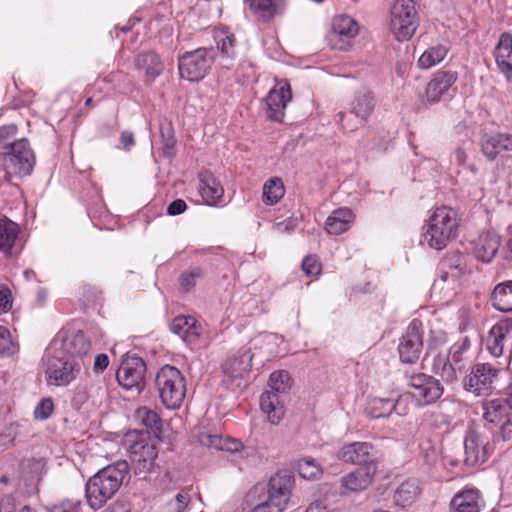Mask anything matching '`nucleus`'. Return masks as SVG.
<instances>
[{"label": "nucleus", "mask_w": 512, "mask_h": 512, "mask_svg": "<svg viewBox=\"0 0 512 512\" xmlns=\"http://www.w3.org/2000/svg\"><path fill=\"white\" fill-rule=\"evenodd\" d=\"M292 477L287 474H276L268 484L255 485L247 495L251 512H282L289 500Z\"/></svg>", "instance_id": "f257e3e1"}, {"label": "nucleus", "mask_w": 512, "mask_h": 512, "mask_svg": "<svg viewBox=\"0 0 512 512\" xmlns=\"http://www.w3.org/2000/svg\"><path fill=\"white\" fill-rule=\"evenodd\" d=\"M128 473L126 461H119L99 470L86 483V498L92 509H100L112 498Z\"/></svg>", "instance_id": "f03ea898"}, {"label": "nucleus", "mask_w": 512, "mask_h": 512, "mask_svg": "<svg viewBox=\"0 0 512 512\" xmlns=\"http://www.w3.org/2000/svg\"><path fill=\"white\" fill-rule=\"evenodd\" d=\"M460 219L457 211L441 206L430 215L424 226L423 241L435 250H441L457 237Z\"/></svg>", "instance_id": "7ed1b4c3"}, {"label": "nucleus", "mask_w": 512, "mask_h": 512, "mask_svg": "<svg viewBox=\"0 0 512 512\" xmlns=\"http://www.w3.org/2000/svg\"><path fill=\"white\" fill-rule=\"evenodd\" d=\"M82 366V360L67 357L53 347L49 348L42 358V367L48 386H68L80 375Z\"/></svg>", "instance_id": "20e7f679"}, {"label": "nucleus", "mask_w": 512, "mask_h": 512, "mask_svg": "<svg viewBox=\"0 0 512 512\" xmlns=\"http://www.w3.org/2000/svg\"><path fill=\"white\" fill-rule=\"evenodd\" d=\"M155 386L162 404L170 410L178 409L186 395L185 378L176 367L165 365L155 377Z\"/></svg>", "instance_id": "39448f33"}, {"label": "nucleus", "mask_w": 512, "mask_h": 512, "mask_svg": "<svg viewBox=\"0 0 512 512\" xmlns=\"http://www.w3.org/2000/svg\"><path fill=\"white\" fill-rule=\"evenodd\" d=\"M3 161L7 176L29 175L35 165V156L27 139L13 141L10 148L3 152Z\"/></svg>", "instance_id": "423d86ee"}, {"label": "nucleus", "mask_w": 512, "mask_h": 512, "mask_svg": "<svg viewBox=\"0 0 512 512\" xmlns=\"http://www.w3.org/2000/svg\"><path fill=\"white\" fill-rule=\"evenodd\" d=\"M418 27L413 0H396L393 5L390 29L399 41L409 40Z\"/></svg>", "instance_id": "0eeeda50"}, {"label": "nucleus", "mask_w": 512, "mask_h": 512, "mask_svg": "<svg viewBox=\"0 0 512 512\" xmlns=\"http://www.w3.org/2000/svg\"><path fill=\"white\" fill-rule=\"evenodd\" d=\"M215 58L212 49L199 48L185 53L179 60V73L189 81H199L208 73Z\"/></svg>", "instance_id": "6e6552de"}, {"label": "nucleus", "mask_w": 512, "mask_h": 512, "mask_svg": "<svg viewBox=\"0 0 512 512\" xmlns=\"http://www.w3.org/2000/svg\"><path fill=\"white\" fill-rule=\"evenodd\" d=\"M408 387L409 394L420 406L435 403L443 394L440 382L423 373L412 374L408 380Z\"/></svg>", "instance_id": "1a4fd4ad"}, {"label": "nucleus", "mask_w": 512, "mask_h": 512, "mask_svg": "<svg viewBox=\"0 0 512 512\" xmlns=\"http://www.w3.org/2000/svg\"><path fill=\"white\" fill-rule=\"evenodd\" d=\"M464 450L465 464L474 467L488 460L492 454L493 446L484 433L475 428H470L464 438Z\"/></svg>", "instance_id": "9d476101"}, {"label": "nucleus", "mask_w": 512, "mask_h": 512, "mask_svg": "<svg viewBox=\"0 0 512 512\" xmlns=\"http://www.w3.org/2000/svg\"><path fill=\"white\" fill-rule=\"evenodd\" d=\"M498 369L489 363H478L464 379V388L477 396L488 395L494 389Z\"/></svg>", "instance_id": "9b49d317"}, {"label": "nucleus", "mask_w": 512, "mask_h": 512, "mask_svg": "<svg viewBox=\"0 0 512 512\" xmlns=\"http://www.w3.org/2000/svg\"><path fill=\"white\" fill-rule=\"evenodd\" d=\"M146 364L138 356H127L121 363L116 378L118 383L126 390L140 392L145 385L144 378Z\"/></svg>", "instance_id": "f8f14e48"}, {"label": "nucleus", "mask_w": 512, "mask_h": 512, "mask_svg": "<svg viewBox=\"0 0 512 512\" xmlns=\"http://www.w3.org/2000/svg\"><path fill=\"white\" fill-rule=\"evenodd\" d=\"M359 32L358 23L347 15L336 16L332 21V31L328 36L329 45L336 50H348Z\"/></svg>", "instance_id": "ddd939ff"}, {"label": "nucleus", "mask_w": 512, "mask_h": 512, "mask_svg": "<svg viewBox=\"0 0 512 512\" xmlns=\"http://www.w3.org/2000/svg\"><path fill=\"white\" fill-rule=\"evenodd\" d=\"M336 457L344 463L358 465L359 467L376 465V451L369 442L345 444L339 448Z\"/></svg>", "instance_id": "4468645a"}, {"label": "nucleus", "mask_w": 512, "mask_h": 512, "mask_svg": "<svg viewBox=\"0 0 512 512\" xmlns=\"http://www.w3.org/2000/svg\"><path fill=\"white\" fill-rule=\"evenodd\" d=\"M423 347L421 322L413 320L398 345L399 356L404 363H415Z\"/></svg>", "instance_id": "2eb2a0df"}, {"label": "nucleus", "mask_w": 512, "mask_h": 512, "mask_svg": "<svg viewBox=\"0 0 512 512\" xmlns=\"http://www.w3.org/2000/svg\"><path fill=\"white\" fill-rule=\"evenodd\" d=\"M366 413L374 419L389 417L393 413L403 417L408 413V407L402 396L375 397L368 402Z\"/></svg>", "instance_id": "dca6fc26"}, {"label": "nucleus", "mask_w": 512, "mask_h": 512, "mask_svg": "<svg viewBox=\"0 0 512 512\" xmlns=\"http://www.w3.org/2000/svg\"><path fill=\"white\" fill-rule=\"evenodd\" d=\"M291 100V89L287 81H278L265 99L266 115L270 120L282 121L287 103Z\"/></svg>", "instance_id": "f3484780"}, {"label": "nucleus", "mask_w": 512, "mask_h": 512, "mask_svg": "<svg viewBox=\"0 0 512 512\" xmlns=\"http://www.w3.org/2000/svg\"><path fill=\"white\" fill-rule=\"evenodd\" d=\"M509 341L512 342V320L504 319L490 329L485 345L489 353L498 358L503 355L504 347Z\"/></svg>", "instance_id": "a211bd4d"}, {"label": "nucleus", "mask_w": 512, "mask_h": 512, "mask_svg": "<svg viewBox=\"0 0 512 512\" xmlns=\"http://www.w3.org/2000/svg\"><path fill=\"white\" fill-rule=\"evenodd\" d=\"M493 56L496 66L508 83H512V35L502 33L496 44Z\"/></svg>", "instance_id": "6ab92c4d"}, {"label": "nucleus", "mask_w": 512, "mask_h": 512, "mask_svg": "<svg viewBox=\"0 0 512 512\" xmlns=\"http://www.w3.org/2000/svg\"><path fill=\"white\" fill-rule=\"evenodd\" d=\"M483 507L484 500L476 488H464L450 501V510L453 512H480Z\"/></svg>", "instance_id": "aec40b11"}, {"label": "nucleus", "mask_w": 512, "mask_h": 512, "mask_svg": "<svg viewBox=\"0 0 512 512\" xmlns=\"http://www.w3.org/2000/svg\"><path fill=\"white\" fill-rule=\"evenodd\" d=\"M377 465L359 467L343 476L340 480L341 488L347 492H360L369 487L375 476Z\"/></svg>", "instance_id": "412c9836"}, {"label": "nucleus", "mask_w": 512, "mask_h": 512, "mask_svg": "<svg viewBox=\"0 0 512 512\" xmlns=\"http://www.w3.org/2000/svg\"><path fill=\"white\" fill-rule=\"evenodd\" d=\"M260 409L272 425H277L285 415L284 396L274 391H265L260 396Z\"/></svg>", "instance_id": "4be33fe9"}, {"label": "nucleus", "mask_w": 512, "mask_h": 512, "mask_svg": "<svg viewBox=\"0 0 512 512\" xmlns=\"http://www.w3.org/2000/svg\"><path fill=\"white\" fill-rule=\"evenodd\" d=\"M457 80V73L452 71H438L436 72L431 80L428 82L426 87V98L430 103H436L440 101L443 94Z\"/></svg>", "instance_id": "5701e85b"}, {"label": "nucleus", "mask_w": 512, "mask_h": 512, "mask_svg": "<svg viewBox=\"0 0 512 512\" xmlns=\"http://www.w3.org/2000/svg\"><path fill=\"white\" fill-rule=\"evenodd\" d=\"M481 150L488 159H495L504 151H512V135L506 133L485 134L481 138Z\"/></svg>", "instance_id": "b1692460"}, {"label": "nucleus", "mask_w": 512, "mask_h": 512, "mask_svg": "<svg viewBox=\"0 0 512 512\" xmlns=\"http://www.w3.org/2000/svg\"><path fill=\"white\" fill-rule=\"evenodd\" d=\"M376 105L374 94L362 88L358 90L349 105L350 113L359 119L361 124H364L368 117L372 114Z\"/></svg>", "instance_id": "393cba45"}, {"label": "nucleus", "mask_w": 512, "mask_h": 512, "mask_svg": "<svg viewBox=\"0 0 512 512\" xmlns=\"http://www.w3.org/2000/svg\"><path fill=\"white\" fill-rule=\"evenodd\" d=\"M501 241L499 235L494 231H487L479 235L474 242V255L482 262H490L496 255Z\"/></svg>", "instance_id": "a878e982"}, {"label": "nucleus", "mask_w": 512, "mask_h": 512, "mask_svg": "<svg viewBox=\"0 0 512 512\" xmlns=\"http://www.w3.org/2000/svg\"><path fill=\"white\" fill-rule=\"evenodd\" d=\"M91 350V343L82 331L66 336L61 345V354L82 360Z\"/></svg>", "instance_id": "bb28decb"}, {"label": "nucleus", "mask_w": 512, "mask_h": 512, "mask_svg": "<svg viewBox=\"0 0 512 512\" xmlns=\"http://www.w3.org/2000/svg\"><path fill=\"white\" fill-rule=\"evenodd\" d=\"M199 193L207 205H216L224 194L220 182L209 171L199 175Z\"/></svg>", "instance_id": "cd10ccee"}, {"label": "nucleus", "mask_w": 512, "mask_h": 512, "mask_svg": "<svg viewBox=\"0 0 512 512\" xmlns=\"http://www.w3.org/2000/svg\"><path fill=\"white\" fill-rule=\"evenodd\" d=\"M355 220V215L350 208L341 207L335 209L326 219L325 229L329 234L340 235L348 231Z\"/></svg>", "instance_id": "c85d7f7f"}, {"label": "nucleus", "mask_w": 512, "mask_h": 512, "mask_svg": "<svg viewBox=\"0 0 512 512\" xmlns=\"http://www.w3.org/2000/svg\"><path fill=\"white\" fill-rule=\"evenodd\" d=\"M157 457L156 447L152 444H135L131 447V461L139 473L151 471Z\"/></svg>", "instance_id": "c756f323"}, {"label": "nucleus", "mask_w": 512, "mask_h": 512, "mask_svg": "<svg viewBox=\"0 0 512 512\" xmlns=\"http://www.w3.org/2000/svg\"><path fill=\"white\" fill-rule=\"evenodd\" d=\"M171 331L178 335L186 343H195L199 337L201 329L197 325L195 318L191 316H177L171 323Z\"/></svg>", "instance_id": "7c9ffc66"}, {"label": "nucleus", "mask_w": 512, "mask_h": 512, "mask_svg": "<svg viewBox=\"0 0 512 512\" xmlns=\"http://www.w3.org/2000/svg\"><path fill=\"white\" fill-rule=\"evenodd\" d=\"M251 359L252 356L249 352L227 359L222 366L225 381H235L249 373L252 367Z\"/></svg>", "instance_id": "2f4dec72"}, {"label": "nucleus", "mask_w": 512, "mask_h": 512, "mask_svg": "<svg viewBox=\"0 0 512 512\" xmlns=\"http://www.w3.org/2000/svg\"><path fill=\"white\" fill-rule=\"evenodd\" d=\"M214 39L219 51L218 59L220 64L229 69L232 66V60L235 56V37L228 31L219 30L214 34Z\"/></svg>", "instance_id": "473e14b6"}, {"label": "nucleus", "mask_w": 512, "mask_h": 512, "mask_svg": "<svg viewBox=\"0 0 512 512\" xmlns=\"http://www.w3.org/2000/svg\"><path fill=\"white\" fill-rule=\"evenodd\" d=\"M483 417L494 427H498L508 416L512 414L511 406L505 400L492 399L483 404Z\"/></svg>", "instance_id": "72a5a7b5"}, {"label": "nucleus", "mask_w": 512, "mask_h": 512, "mask_svg": "<svg viewBox=\"0 0 512 512\" xmlns=\"http://www.w3.org/2000/svg\"><path fill=\"white\" fill-rule=\"evenodd\" d=\"M135 66L137 70L144 73L148 83L154 81L164 69L162 61L154 52L139 54L135 59Z\"/></svg>", "instance_id": "f704fd0d"}, {"label": "nucleus", "mask_w": 512, "mask_h": 512, "mask_svg": "<svg viewBox=\"0 0 512 512\" xmlns=\"http://www.w3.org/2000/svg\"><path fill=\"white\" fill-rule=\"evenodd\" d=\"M19 233L18 225L8 218H0V252L6 257L13 255Z\"/></svg>", "instance_id": "c9c22d12"}, {"label": "nucleus", "mask_w": 512, "mask_h": 512, "mask_svg": "<svg viewBox=\"0 0 512 512\" xmlns=\"http://www.w3.org/2000/svg\"><path fill=\"white\" fill-rule=\"evenodd\" d=\"M450 50V44L447 41L437 43L428 47L419 57L418 66L421 69H430L442 62Z\"/></svg>", "instance_id": "e433bc0d"}, {"label": "nucleus", "mask_w": 512, "mask_h": 512, "mask_svg": "<svg viewBox=\"0 0 512 512\" xmlns=\"http://www.w3.org/2000/svg\"><path fill=\"white\" fill-rule=\"evenodd\" d=\"M492 306L502 312H512V281L499 283L491 295Z\"/></svg>", "instance_id": "4c0bfd02"}, {"label": "nucleus", "mask_w": 512, "mask_h": 512, "mask_svg": "<svg viewBox=\"0 0 512 512\" xmlns=\"http://www.w3.org/2000/svg\"><path fill=\"white\" fill-rule=\"evenodd\" d=\"M432 369L446 382L455 381L463 370L445 355H438L434 358Z\"/></svg>", "instance_id": "58836bf2"}, {"label": "nucleus", "mask_w": 512, "mask_h": 512, "mask_svg": "<svg viewBox=\"0 0 512 512\" xmlns=\"http://www.w3.org/2000/svg\"><path fill=\"white\" fill-rule=\"evenodd\" d=\"M250 8L258 17L269 20L279 14L283 7V0H247Z\"/></svg>", "instance_id": "ea45409f"}, {"label": "nucleus", "mask_w": 512, "mask_h": 512, "mask_svg": "<svg viewBox=\"0 0 512 512\" xmlns=\"http://www.w3.org/2000/svg\"><path fill=\"white\" fill-rule=\"evenodd\" d=\"M420 489L416 479H408L402 482L394 493V501L397 505L405 507L411 504L419 495Z\"/></svg>", "instance_id": "a19ab883"}, {"label": "nucleus", "mask_w": 512, "mask_h": 512, "mask_svg": "<svg viewBox=\"0 0 512 512\" xmlns=\"http://www.w3.org/2000/svg\"><path fill=\"white\" fill-rule=\"evenodd\" d=\"M45 470V463L42 459H29L22 463V474L28 485L37 484Z\"/></svg>", "instance_id": "79ce46f5"}, {"label": "nucleus", "mask_w": 512, "mask_h": 512, "mask_svg": "<svg viewBox=\"0 0 512 512\" xmlns=\"http://www.w3.org/2000/svg\"><path fill=\"white\" fill-rule=\"evenodd\" d=\"M268 388L266 391H274L285 396L291 388V378L288 372L279 370L271 373L268 379Z\"/></svg>", "instance_id": "37998d69"}, {"label": "nucleus", "mask_w": 512, "mask_h": 512, "mask_svg": "<svg viewBox=\"0 0 512 512\" xmlns=\"http://www.w3.org/2000/svg\"><path fill=\"white\" fill-rule=\"evenodd\" d=\"M284 195V185L280 178H270L263 186V201L268 205L276 204Z\"/></svg>", "instance_id": "c03bdc74"}, {"label": "nucleus", "mask_w": 512, "mask_h": 512, "mask_svg": "<svg viewBox=\"0 0 512 512\" xmlns=\"http://www.w3.org/2000/svg\"><path fill=\"white\" fill-rule=\"evenodd\" d=\"M296 469L299 475L308 480L318 479L322 474L320 464L311 457H304L297 461Z\"/></svg>", "instance_id": "a18cd8bd"}, {"label": "nucleus", "mask_w": 512, "mask_h": 512, "mask_svg": "<svg viewBox=\"0 0 512 512\" xmlns=\"http://www.w3.org/2000/svg\"><path fill=\"white\" fill-rule=\"evenodd\" d=\"M470 347V341L467 337L462 340L454 343L450 349L446 357H448L451 361L455 363V365L460 366L462 369L465 367V354L467 353Z\"/></svg>", "instance_id": "49530a36"}, {"label": "nucleus", "mask_w": 512, "mask_h": 512, "mask_svg": "<svg viewBox=\"0 0 512 512\" xmlns=\"http://www.w3.org/2000/svg\"><path fill=\"white\" fill-rule=\"evenodd\" d=\"M136 415H137L138 420L145 427H147L151 430L158 429L161 424V420H160V417L158 416V414L155 411L150 410L146 407L139 408L137 410Z\"/></svg>", "instance_id": "de8ad7c7"}, {"label": "nucleus", "mask_w": 512, "mask_h": 512, "mask_svg": "<svg viewBox=\"0 0 512 512\" xmlns=\"http://www.w3.org/2000/svg\"><path fill=\"white\" fill-rule=\"evenodd\" d=\"M16 350L17 347L11 339L9 330L0 326V355L8 356L13 354Z\"/></svg>", "instance_id": "09e8293b"}, {"label": "nucleus", "mask_w": 512, "mask_h": 512, "mask_svg": "<svg viewBox=\"0 0 512 512\" xmlns=\"http://www.w3.org/2000/svg\"><path fill=\"white\" fill-rule=\"evenodd\" d=\"M199 443L203 446L212 447L217 450L224 449L225 438L218 434H211L208 432H201L198 435Z\"/></svg>", "instance_id": "8fccbe9b"}, {"label": "nucleus", "mask_w": 512, "mask_h": 512, "mask_svg": "<svg viewBox=\"0 0 512 512\" xmlns=\"http://www.w3.org/2000/svg\"><path fill=\"white\" fill-rule=\"evenodd\" d=\"M191 497L187 491H180L173 500L168 503L169 512H184Z\"/></svg>", "instance_id": "3c124183"}, {"label": "nucleus", "mask_w": 512, "mask_h": 512, "mask_svg": "<svg viewBox=\"0 0 512 512\" xmlns=\"http://www.w3.org/2000/svg\"><path fill=\"white\" fill-rule=\"evenodd\" d=\"M202 270L194 267L187 272H184L180 278V285L185 291H189L196 285V281L201 278Z\"/></svg>", "instance_id": "603ef678"}, {"label": "nucleus", "mask_w": 512, "mask_h": 512, "mask_svg": "<svg viewBox=\"0 0 512 512\" xmlns=\"http://www.w3.org/2000/svg\"><path fill=\"white\" fill-rule=\"evenodd\" d=\"M54 410V404L51 398L41 400L34 409V417L37 420H46Z\"/></svg>", "instance_id": "864d4df0"}, {"label": "nucleus", "mask_w": 512, "mask_h": 512, "mask_svg": "<svg viewBox=\"0 0 512 512\" xmlns=\"http://www.w3.org/2000/svg\"><path fill=\"white\" fill-rule=\"evenodd\" d=\"M17 133V126L14 124L4 125L0 128V148L3 150L9 149L10 139H12Z\"/></svg>", "instance_id": "5fc2aeb1"}, {"label": "nucleus", "mask_w": 512, "mask_h": 512, "mask_svg": "<svg viewBox=\"0 0 512 512\" xmlns=\"http://www.w3.org/2000/svg\"><path fill=\"white\" fill-rule=\"evenodd\" d=\"M302 270L309 277L317 276L321 272V264L316 257L307 256L302 261Z\"/></svg>", "instance_id": "6e6d98bb"}, {"label": "nucleus", "mask_w": 512, "mask_h": 512, "mask_svg": "<svg viewBox=\"0 0 512 512\" xmlns=\"http://www.w3.org/2000/svg\"><path fill=\"white\" fill-rule=\"evenodd\" d=\"M80 502L66 499L61 503L53 506L49 512H79Z\"/></svg>", "instance_id": "4d7b16f0"}, {"label": "nucleus", "mask_w": 512, "mask_h": 512, "mask_svg": "<svg viewBox=\"0 0 512 512\" xmlns=\"http://www.w3.org/2000/svg\"><path fill=\"white\" fill-rule=\"evenodd\" d=\"M464 257L462 255H454L447 260L449 267L455 270L454 275H459L466 272V266Z\"/></svg>", "instance_id": "13d9d810"}, {"label": "nucleus", "mask_w": 512, "mask_h": 512, "mask_svg": "<svg viewBox=\"0 0 512 512\" xmlns=\"http://www.w3.org/2000/svg\"><path fill=\"white\" fill-rule=\"evenodd\" d=\"M12 307L11 292L0 285V313L7 312Z\"/></svg>", "instance_id": "bf43d9fd"}, {"label": "nucleus", "mask_w": 512, "mask_h": 512, "mask_svg": "<svg viewBox=\"0 0 512 512\" xmlns=\"http://www.w3.org/2000/svg\"><path fill=\"white\" fill-rule=\"evenodd\" d=\"M16 503L11 495L0 493V512H15Z\"/></svg>", "instance_id": "052dcab7"}, {"label": "nucleus", "mask_w": 512, "mask_h": 512, "mask_svg": "<svg viewBox=\"0 0 512 512\" xmlns=\"http://www.w3.org/2000/svg\"><path fill=\"white\" fill-rule=\"evenodd\" d=\"M187 208L184 200L176 199L172 201L167 207V213L171 216L179 215L183 213Z\"/></svg>", "instance_id": "680f3d73"}, {"label": "nucleus", "mask_w": 512, "mask_h": 512, "mask_svg": "<svg viewBox=\"0 0 512 512\" xmlns=\"http://www.w3.org/2000/svg\"><path fill=\"white\" fill-rule=\"evenodd\" d=\"M503 440L512 438V414L508 416L499 426Z\"/></svg>", "instance_id": "e2e57ef3"}, {"label": "nucleus", "mask_w": 512, "mask_h": 512, "mask_svg": "<svg viewBox=\"0 0 512 512\" xmlns=\"http://www.w3.org/2000/svg\"><path fill=\"white\" fill-rule=\"evenodd\" d=\"M467 159V152L465 149L458 147L454 150V152L451 155V162L455 163L459 166H463L466 163Z\"/></svg>", "instance_id": "0e129e2a"}, {"label": "nucleus", "mask_w": 512, "mask_h": 512, "mask_svg": "<svg viewBox=\"0 0 512 512\" xmlns=\"http://www.w3.org/2000/svg\"><path fill=\"white\" fill-rule=\"evenodd\" d=\"M109 365V358L106 354H98L94 360L93 369L95 372H102Z\"/></svg>", "instance_id": "69168bd1"}, {"label": "nucleus", "mask_w": 512, "mask_h": 512, "mask_svg": "<svg viewBox=\"0 0 512 512\" xmlns=\"http://www.w3.org/2000/svg\"><path fill=\"white\" fill-rule=\"evenodd\" d=\"M242 448V443L234 438H225L224 449L228 452H237Z\"/></svg>", "instance_id": "338daca9"}, {"label": "nucleus", "mask_w": 512, "mask_h": 512, "mask_svg": "<svg viewBox=\"0 0 512 512\" xmlns=\"http://www.w3.org/2000/svg\"><path fill=\"white\" fill-rule=\"evenodd\" d=\"M305 512H329L323 501H315L309 505Z\"/></svg>", "instance_id": "774afa93"}]
</instances>
